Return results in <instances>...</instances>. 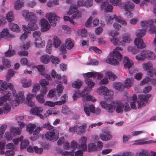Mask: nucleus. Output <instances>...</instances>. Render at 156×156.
Listing matches in <instances>:
<instances>
[{
	"label": "nucleus",
	"mask_w": 156,
	"mask_h": 156,
	"mask_svg": "<svg viewBox=\"0 0 156 156\" xmlns=\"http://www.w3.org/2000/svg\"><path fill=\"white\" fill-rule=\"evenodd\" d=\"M78 145L79 144L75 140L72 141L70 145V147L72 149V151H74L78 148Z\"/></svg>",
	"instance_id": "3c124183"
},
{
	"label": "nucleus",
	"mask_w": 156,
	"mask_h": 156,
	"mask_svg": "<svg viewBox=\"0 0 156 156\" xmlns=\"http://www.w3.org/2000/svg\"><path fill=\"white\" fill-rule=\"evenodd\" d=\"M40 88H33L32 90L33 94H28L27 96L26 99L27 101H31V99L36 95L37 92L39 91Z\"/></svg>",
	"instance_id": "c756f323"
},
{
	"label": "nucleus",
	"mask_w": 156,
	"mask_h": 156,
	"mask_svg": "<svg viewBox=\"0 0 156 156\" xmlns=\"http://www.w3.org/2000/svg\"><path fill=\"white\" fill-rule=\"evenodd\" d=\"M98 150V147L94 143H90L88 146V151L89 152L95 151Z\"/></svg>",
	"instance_id": "473e14b6"
},
{
	"label": "nucleus",
	"mask_w": 156,
	"mask_h": 156,
	"mask_svg": "<svg viewBox=\"0 0 156 156\" xmlns=\"http://www.w3.org/2000/svg\"><path fill=\"white\" fill-rule=\"evenodd\" d=\"M36 98L40 103H43L44 102V96L41 94L37 95L36 97Z\"/></svg>",
	"instance_id": "13d9d810"
},
{
	"label": "nucleus",
	"mask_w": 156,
	"mask_h": 156,
	"mask_svg": "<svg viewBox=\"0 0 156 156\" xmlns=\"http://www.w3.org/2000/svg\"><path fill=\"white\" fill-rule=\"evenodd\" d=\"M85 81L86 84L88 86V87H86L85 88H92L94 87L95 85V83L90 79L86 78Z\"/></svg>",
	"instance_id": "79ce46f5"
},
{
	"label": "nucleus",
	"mask_w": 156,
	"mask_h": 156,
	"mask_svg": "<svg viewBox=\"0 0 156 156\" xmlns=\"http://www.w3.org/2000/svg\"><path fill=\"white\" fill-rule=\"evenodd\" d=\"M154 22V21L152 20L142 21L141 22V25L143 27H150L153 25Z\"/></svg>",
	"instance_id": "58836bf2"
},
{
	"label": "nucleus",
	"mask_w": 156,
	"mask_h": 156,
	"mask_svg": "<svg viewBox=\"0 0 156 156\" xmlns=\"http://www.w3.org/2000/svg\"><path fill=\"white\" fill-rule=\"evenodd\" d=\"M74 40L71 38H68L65 40V45L68 50L72 49L74 47Z\"/></svg>",
	"instance_id": "6ab92c4d"
},
{
	"label": "nucleus",
	"mask_w": 156,
	"mask_h": 156,
	"mask_svg": "<svg viewBox=\"0 0 156 156\" xmlns=\"http://www.w3.org/2000/svg\"><path fill=\"white\" fill-rule=\"evenodd\" d=\"M141 54L143 55L145 58L149 60H154L156 57L155 53L149 50H143L141 52Z\"/></svg>",
	"instance_id": "4468645a"
},
{
	"label": "nucleus",
	"mask_w": 156,
	"mask_h": 156,
	"mask_svg": "<svg viewBox=\"0 0 156 156\" xmlns=\"http://www.w3.org/2000/svg\"><path fill=\"white\" fill-rule=\"evenodd\" d=\"M123 4L124 8L126 11L132 9L134 6V4L132 2H127Z\"/></svg>",
	"instance_id": "72a5a7b5"
},
{
	"label": "nucleus",
	"mask_w": 156,
	"mask_h": 156,
	"mask_svg": "<svg viewBox=\"0 0 156 156\" xmlns=\"http://www.w3.org/2000/svg\"><path fill=\"white\" fill-rule=\"evenodd\" d=\"M9 28L12 31L18 32L20 29L18 25L12 23H10L9 24Z\"/></svg>",
	"instance_id": "a19ab883"
},
{
	"label": "nucleus",
	"mask_w": 156,
	"mask_h": 156,
	"mask_svg": "<svg viewBox=\"0 0 156 156\" xmlns=\"http://www.w3.org/2000/svg\"><path fill=\"white\" fill-rule=\"evenodd\" d=\"M14 73V71L12 70L9 69L8 71V74L6 76V80L9 81L11 77L13 76Z\"/></svg>",
	"instance_id": "bf43d9fd"
},
{
	"label": "nucleus",
	"mask_w": 156,
	"mask_h": 156,
	"mask_svg": "<svg viewBox=\"0 0 156 156\" xmlns=\"http://www.w3.org/2000/svg\"><path fill=\"white\" fill-rule=\"evenodd\" d=\"M41 32L39 31H36L33 32V36L35 40L39 38H40V37L41 36Z\"/></svg>",
	"instance_id": "338daca9"
},
{
	"label": "nucleus",
	"mask_w": 156,
	"mask_h": 156,
	"mask_svg": "<svg viewBox=\"0 0 156 156\" xmlns=\"http://www.w3.org/2000/svg\"><path fill=\"white\" fill-rule=\"evenodd\" d=\"M23 29L25 32L20 36V39L21 41H23L26 39L28 36L27 32H29L28 28L25 25H23Z\"/></svg>",
	"instance_id": "c85d7f7f"
},
{
	"label": "nucleus",
	"mask_w": 156,
	"mask_h": 156,
	"mask_svg": "<svg viewBox=\"0 0 156 156\" xmlns=\"http://www.w3.org/2000/svg\"><path fill=\"white\" fill-rule=\"evenodd\" d=\"M92 89V88H84L80 92L79 89L74 90L75 93L73 95V100L76 101L78 98L84 97L88 94L89 92L91 91Z\"/></svg>",
	"instance_id": "39448f33"
},
{
	"label": "nucleus",
	"mask_w": 156,
	"mask_h": 156,
	"mask_svg": "<svg viewBox=\"0 0 156 156\" xmlns=\"http://www.w3.org/2000/svg\"><path fill=\"white\" fill-rule=\"evenodd\" d=\"M53 45L55 48L58 47V38L56 36H54L53 38Z\"/></svg>",
	"instance_id": "4d7b16f0"
},
{
	"label": "nucleus",
	"mask_w": 156,
	"mask_h": 156,
	"mask_svg": "<svg viewBox=\"0 0 156 156\" xmlns=\"http://www.w3.org/2000/svg\"><path fill=\"white\" fill-rule=\"evenodd\" d=\"M89 50L90 51H94L95 52L98 53H101V51L96 47H90L89 48Z\"/></svg>",
	"instance_id": "69168bd1"
},
{
	"label": "nucleus",
	"mask_w": 156,
	"mask_h": 156,
	"mask_svg": "<svg viewBox=\"0 0 156 156\" xmlns=\"http://www.w3.org/2000/svg\"><path fill=\"white\" fill-rule=\"evenodd\" d=\"M131 40L130 36L129 34H125L122 36V40L121 42V43L123 44V43H129Z\"/></svg>",
	"instance_id": "f704fd0d"
},
{
	"label": "nucleus",
	"mask_w": 156,
	"mask_h": 156,
	"mask_svg": "<svg viewBox=\"0 0 156 156\" xmlns=\"http://www.w3.org/2000/svg\"><path fill=\"white\" fill-rule=\"evenodd\" d=\"M83 84V82L80 80H77L75 81L72 84L73 88H80Z\"/></svg>",
	"instance_id": "4c0bfd02"
},
{
	"label": "nucleus",
	"mask_w": 156,
	"mask_h": 156,
	"mask_svg": "<svg viewBox=\"0 0 156 156\" xmlns=\"http://www.w3.org/2000/svg\"><path fill=\"white\" fill-rule=\"evenodd\" d=\"M123 62L124 63V66L126 68H130L133 65V61L129 59L128 57L126 56L123 59Z\"/></svg>",
	"instance_id": "4be33fe9"
},
{
	"label": "nucleus",
	"mask_w": 156,
	"mask_h": 156,
	"mask_svg": "<svg viewBox=\"0 0 156 156\" xmlns=\"http://www.w3.org/2000/svg\"><path fill=\"white\" fill-rule=\"evenodd\" d=\"M62 108L61 112L64 114L66 115L68 112L70 111V109L67 105H63Z\"/></svg>",
	"instance_id": "864d4df0"
},
{
	"label": "nucleus",
	"mask_w": 156,
	"mask_h": 156,
	"mask_svg": "<svg viewBox=\"0 0 156 156\" xmlns=\"http://www.w3.org/2000/svg\"><path fill=\"white\" fill-rule=\"evenodd\" d=\"M34 44L36 47L41 48L44 46L45 42L44 41H42L41 38H39L35 40Z\"/></svg>",
	"instance_id": "bb28decb"
},
{
	"label": "nucleus",
	"mask_w": 156,
	"mask_h": 156,
	"mask_svg": "<svg viewBox=\"0 0 156 156\" xmlns=\"http://www.w3.org/2000/svg\"><path fill=\"white\" fill-rule=\"evenodd\" d=\"M41 26V30L43 31H45L48 30L50 27V26L48 21L45 19L41 20L40 22Z\"/></svg>",
	"instance_id": "dca6fc26"
},
{
	"label": "nucleus",
	"mask_w": 156,
	"mask_h": 156,
	"mask_svg": "<svg viewBox=\"0 0 156 156\" xmlns=\"http://www.w3.org/2000/svg\"><path fill=\"white\" fill-rule=\"evenodd\" d=\"M40 59L41 62L44 64H47L50 61V58L49 56L47 55H44L41 56L40 58Z\"/></svg>",
	"instance_id": "2f4dec72"
},
{
	"label": "nucleus",
	"mask_w": 156,
	"mask_h": 156,
	"mask_svg": "<svg viewBox=\"0 0 156 156\" xmlns=\"http://www.w3.org/2000/svg\"><path fill=\"white\" fill-rule=\"evenodd\" d=\"M0 34L1 36V38L2 37H7L10 38L14 37L13 35H11L9 34L8 30L7 29H3Z\"/></svg>",
	"instance_id": "c9c22d12"
},
{
	"label": "nucleus",
	"mask_w": 156,
	"mask_h": 156,
	"mask_svg": "<svg viewBox=\"0 0 156 156\" xmlns=\"http://www.w3.org/2000/svg\"><path fill=\"white\" fill-rule=\"evenodd\" d=\"M58 131L54 129L51 131L46 133L45 135V137L47 140L54 142L57 140L58 138Z\"/></svg>",
	"instance_id": "0eeeda50"
},
{
	"label": "nucleus",
	"mask_w": 156,
	"mask_h": 156,
	"mask_svg": "<svg viewBox=\"0 0 156 156\" xmlns=\"http://www.w3.org/2000/svg\"><path fill=\"white\" fill-rule=\"evenodd\" d=\"M135 44L137 48H143L146 46V45L143 40L141 38H136L134 41Z\"/></svg>",
	"instance_id": "a211bd4d"
},
{
	"label": "nucleus",
	"mask_w": 156,
	"mask_h": 156,
	"mask_svg": "<svg viewBox=\"0 0 156 156\" xmlns=\"http://www.w3.org/2000/svg\"><path fill=\"white\" fill-rule=\"evenodd\" d=\"M100 104L102 108L105 109L107 112L111 113L113 112L114 107H115V105L108 104L105 101H101Z\"/></svg>",
	"instance_id": "9b49d317"
},
{
	"label": "nucleus",
	"mask_w": 156,
	"mask_h": 156,
	"mask_svg": "<svg viewBox=\"0 0 156 156\" xmlns=\"http://www.w3.org/2000/svg\"><path fill=\"white\" fill-rule=\"evenodd\" d=\"M97 75V73L89 72L85 74V79L86 78L89 79L90 78L93 77L95 78Z\"/></svg>",
	"instance_id": "49530a36"
},
{
	"label": "nucleus",
	"mask_w": 156,
	"mask_h": 156,
	"mask_svg": "<svg viewBox=\"0 0 156 156\" xmlns=\"http://www.w3.org/2000/svg\"><path fill=\"white\" fill-rule=\"evenodd\" d=\"M36 21H33L32 22H30L28 25V30L29 31L30 30H37L38 28V27L36 23Z\"/></svg>",
	"instance_id": "cd10ccee"
},
{
	"label": "nucleus",
	"mask_w": 156,
	"mask_h": 156,
	"mask_svg": "<svg viewBox=\"0 0 156 156\" xmlns=\"http://www.w3.org/2000/svg\"><path fill=\"white\" fill-rule=\"evenodd\" d=\"M10 132L13 135H19L21 132V129L19 127H12L10 129Z\"/></svg>",
	"instance_id": "7c9ffc66"
},
{
	"label": "nucleus",
	"mask_w": 156,
	"mask_h": 156,
	"mask_svg": "<svg viewBox=\"0 0 156 156\" xmlns=\"http://www.w3.org/2000/svg\"><path fill=\"white\" fill-rule=\"evenodd\" d=\"M151 94H147L145 95L140 94L138 95V100H137V97L135 94L132 96V100L134 102H137L138 109L142 107L146 106V104L148 101L149 98L151 97Z\"/></svg>",
	"instance_id": "20e7f679"
},
{
	"label": "nucleus",
	"mask_w": 156,
	"mask_h": 156,
	"mask_svg": "<svg viewBox=\"0 0 156 156\" xmlns=\"http://www.w3.org/2000/svg\"><path fill=\"white\" fill-rule=\"evenodd\" d=\"M101 8L102 9H105L106 12H111L113 10L112 6L110 4H108V2H104L101 4Z\"/></svg>",
	"instance_id": "aec40b11"
},
{
	"label": "nucleus",
	"mask_w": 156,
	"mask_h": 156,
	"mask_svg": "<svg viewBox=\"0 0 156 156\" xmlns=\"http://www.w3.org/2000/svg\"><path fill=\"white\" fill-rule=\"evenodd\" d=\"M58 101H57L55 102H53L51 101H47L44 103V105H48L50 107H53L55 105H58Z\"/></svg>",
	"instance_id": "680f3d73"
},
{
	"label": "nucleus",
	"mask_w": 156,
	"mask_h": 156,
	"mask_svg": "<svg viewBox=\"0 0 156 156\" xmlns=\"http://www.w3.org/2000/svg\"><path fill=\"white\" fill-rule=\"evenodd\" d=\"M1 84L2 88H13V85L10 83H7L5 81L3 82V80H0V84Z\"/></svg>",
	"instance_id": "e433bc0d"
},
{
	"label": "nucleus",
	"mask_w": 156,
	"mask_h": 156,
	"mask_svg": "<svg viewBox=\"0 0 156 156\" xmlns=\"http://www.w3.org/2000/svg\"><path fill=\"white\" fill-rule=\"evenodd\" d=\"M7 126L6 125H3L0 127V138H1L3 136L5 130L7 128Z\"/></svg>",
	"instance_id": "6e6d98bb"
},
{
	"label": "nucleus",
	"mask_w": 156,
	"mask_h": 156,
	"mask_svg": "<svg viewBox=\"0 0 156 156\" xmlns=\"http://www.w3.org/2000/svg\"><path fill=\"white\" fill-rule=\"evenodd\" d=\"M144 139L139 140L135 141V143L133 144L136 145H143L145 144H150L151 143L156 144V140L153 141V140H149L148 141H144Z\"/></svg>",
	"instance_id": "b1692460"
},
{
	"label": "nucleus",
	"mask_w": 156,
	"mask_h": 156,
	"mask_svg": "<svg viewBox=\"0 0 156 156\" xmlns=\"http://www.w3.org/2000/svg\"><path fill=\"white\" fill-rule=\"evenodd\" d=\"M43 111V108L41 107H36L32 108L30 110V113L33 115H37Z\"/></svg>",
	"instance_id": "5701e85b"
},
{
	"label": "nucleus",
	"mask_w": 156,
	"mask_h": 156,
	"mask_svg": "<svg viewBox=\"0 0 156 156\" xmlns=\"http://www.w3.org/2000/svg\"><path fill=\"white\" fill-rule=\"evenodd\" d=\"M134 83V79L132 78H127L125 81V86L127 87H130Z\"/></svg>",
	"instance_id": "ea45409f"
},
{
	"label": "nucleus",
	"mask_w": 156,
	"mask_h": 156,
	"mask_svg": "<svg viewBox=\"0 0 156 156\" xmlns=\"http://www.w3.org/2000/svg\"><path fill=\"white\" fill-rule=\"evenodd\" d=\"M143 68L144 70H147V74L150 77H153L154 74L153 73L152 69L153 65L149 62L143 64Z\"/></svg>",
	"instance_id": "f8f14e48"
},
{
	"label": "nucleus",
	"mask_w": 156,
	"mask_h": 156,
	"mask_svg": "<svg viewBox=\"0 0 156 156\" xmlns=\"http://www.w3.org/2000/svg\"><path fill=\"white\" fill-rule=\"evenodd\" d=\"M122 50L120 47H116L113 50L112 53L110 54V56L112 58L107 59L106 60V62L114 65H118L119 62L122 58V56L118 51Z\"/></svg>",
	"instance_id": "7ed1b4c3"
},
{
	"label": "nucleus",
	"mask_w": 156,
	"mask_h": 156,
	"mask_svg": "<svg viewBox=\"0 0 156 156\" xmlns=\"http://www.w3.org/2000/svg\"><path fill=\"white\" fill-rule=\"evenodd\" d=\"M113 88H125L123 84L120 82H115L113 83Z\"/></svg>",
	"instance_id": "5fc2aeb1"
},
{
	"label": "nucleus",
	"mask_w": 156,
	"mask_h": 156,
	"mask_svg": "<svg viewBox=\"0 0 156 156\" xmlns=\"http://www.w3.org/2000/svg\"><path fill=\"white\" fill-rule=\"evenodd\" d=\"M46 17L48 19L51 25L55 26L58 20V17L54 14L52 13H49L46 14Z\"/></svg>",
	"instance_id": "9d476101"
},
{
	"label": "nucleus",
	"mask_w": 156,
	"mask_h": 156,
	"mask_svg": "<svg viewBox=\"0 0 156 156\" xmlns=\"http://www.w3.org/2000/svg\"><path fill=\"white\" fill-rule=\"evenodd\" d=\"M27 129L30 134H33L34 135L38 134L41 130L40 127H36V125L33 124H28L27 127Z\"/></svg>",
	"instance_id": "1a4fd4ad"
},
{
	"label": "nucleus",
	"mask_w": 156,
	"mask_h": 156,
	"mask_svg": "<svg viewBox=\"0 0 156 156\" xmlns=\"http://www.w3.org/2000/svg\"><path fill=\"white\" fill-rule=\"evenodd\" d=\"M115 105L113 110L116 109V111L118 113L122 114L123 111V105L120 101H115L114 103Z\"/></svg>",
	"instance_id": "ddd939ff"
},
{
	"label": "nucleus",
	"mask_w": 156,
	"mask_h": 156,
	"mask_svg": "<svg viewBox=\"0 0 156 156\" xmlns=\"http://www.w3.org/2000/svg\"><path fill=\"white\" fill-rule=\"evenodd\" d=\"M10 102L7 101L4 103H5L3 107V111L5 113H7L10 111L12 105Z\"/></svg>",
	"instance_id": "a878e982"
},
{
	"label": "nucleus",
	"mask_w": 156,
	"mask_h": 156,
	"mask_svg": "<svg viewBox=\"0 0 156 156\" xmlns=\"http://www.w3.org/2000/svg\"><path fill=\"white\" fill-rule=\"evenodd\" d=\"M106 77L109 79L113 80L117 78L116 76L111 72H107L106 74Z\"/></svg>",
	"instance_id": "09e8293b"
},
{
	"label": "nucleus",
	"mask_w": 156,
	"mask_h": 156,
	"mask_svg": "<svg viewBox=\"0 0 156 156\" xmlns=\"http://www.w3.org/2000/svg\"><path fill=\"white\" fill-rule=\"evenodd\" d=\"M150 153L147 150H143L139 153V156H148Z\"/></svg>",
	"instance_id": "774afa93"
},
{
	"label": "nucleus",
	"mask_w": 156,
	"mask_h": 156,
	"mask_svg": "<svg viewBox=\"0 0 156 156\" xmlns=\"http://www.w3.org/2000/svg\"><path fill=\"white\" fill-rule=\"evenodd\" d=\"M79 148L80 150H82L83 151H86L87 150V144H79Z\"/></svg>",
	"instance_id": "e2e57ef3"
},
{
	"label": "nucleus",
	"mask_w": 156,
	"mask_h": 156,
	"mask_svg": "<svg viewBox=\"0 0 156 156\" xmlns=\"http://www.w3.org/2000/svg\"><path fill=\"white\" fill-rule=\"evenodd\" d=\"M87 128L86 124L83 123L81 126H79L77 128L76 133L78 135H81L85 132Z\"/></svg>",
	"instance_id": "393cba45"
},
{
	"label": "nucleus",
	"mask_w": 156,
	"mask_h": 156,
	"mask_svg": "<svg viewBox=\"0 0 156 156\" xmlns=\"http://www.w3.org/2000/svg\"><path fill=\"white\" fill-rule=\"evenodd\" d=\"M21 13L23 17L27 21L32 22L37 20L36 17L34 13L33 12H30L27 10H23L22 11Z\"/></svg>",
	"instance_id": "423d86ee"
},
{
	"label": "nucleus",
	"mask_w": 156,
	"mask_h": 156,
	"mask_svg": "<svg viewBox=\"0 0 156 156\" xmlns=\"http://www.w3.org/2000/svg\"><path fill=\"white\" fill-rule=\"evenodd\" d=\"M11 94L8 93L5 95L0 97V106L2 105L4 102L7 101L10 102L12 106L13 107L18 106L20 103H21L25 100L23 92H19L15 96V100H13L11 98Z\"/></svg>",
	"instance_id": "f257e3e1"
},
{
	"label": "nucleus",
	"mask_w": 156,
	"mask_h": 156,
	"mask_svg": "<svg viewBox=\"0 0 156 156\" xmlns=\"http://www.w3.org/2000/svg\"><path fill=\"white\" fill-rule=\"evenodd\" d=\"M105 19L107 23L108 24H111L113 22L114 19L116 22H118L119 23L124 25H126V22L125 20L117 17L115 15H114L113 17H112L110 15L108 14L106 15Z\"/></svg>",
	"instance_id": "6e6552de"
},
{
	"label": "nucleus",
	"mask_w": 156,
	"mask_h": 156,
	"mask_svg": "<svg viewBox=\"0 0 156 156\" xmlns=\"http://www.w3.org/2000/svg\"><path fill=\"white\" fill-rule=\"evenodd\" d=\"M75 151H65L62 153V154L63 156H74L73 153Z\"/></svg>",
	"instance_id": "0e129e2a"
},
{
	"label": "nucleus",
	"mask_w": 156,
	"mask_h": 156,
	"mask_svg": "<svg viewBox=\"0 0 156 156\" xmlns=\"http://www.w3.org/2000/svg\"><path fill=\"white\" fill-rule=\"evenodd\" d=\"M146 34V30L145 29L138 30L136 32V35L139 38L143 37Z\"/></svg>",
	"instance_id": "37998d69"
},
{
	"label": "nucleus",
	"mask_w": 156,
	"mask_h": 156,
	"mask_svg": "<svg viewBox=\"0 0 156 156\" xmlns=\"http://www.w3.org/2000/svg\"><path fill=\"white\" fill-rule=\"evenodd\" d=\"M24 6V2L21 0H17L14 3V8L16 10H20Z\"/></svg>",
	"instance_id": "412c9836"
},
{
	"label": "nucleus",
	"mask_w": 156,
	"mask_h": 156,
	"mask_svg": "<svg viewBox=\"0 0 156 156\" xmlns=\"http://www.w3.org/2000/svg\"><path fill=\"white\" fill-rule=\"evenodd\" d=\"M29 144V141L26 139H24L22 140L21 141L20 148L21 149H24L26 148Z\"/></svg>",
	"instance_id": "c03bdc74"
},
{
	"label": "nucleus",
	"mask_w": 156,
	"mask_h": 156,
	"mask_svg": "<svg viewBox=\"0 0 156 156\" xmlns=\"http://www.w3.org/2000/svg\"><path fill=\"white\" fill-rule=\"evenodd\" d=\"M100 138L103 140L106 141L110 140L112 138V136L109 131H104L100 135Z\"/></svg>",
	"instance_id": "f3484780"
},
{
	"label": "nucleus",
	"mask_w": 156,
	"mask_h": 156,
	"mask_svg": "<svg viewBox=\"0 0 156 156\" xmlns=\"http://www.w3.org/2000/svg\"><path fill=\"white\" fill-rule=\"evenodd\" d=\"M84 111L86 115L89 116L90 115V112L94 113L95 112V107L93 104H91L88 106H84Z\"/></svg>",
	"instance_id": "2eb2a0df"
},
{
	"label": "nucleus",
	"mask_w": 156,
	"mask_h": 156,
	"mask_svg": "<svg viewBox=\"0 0 156 156\" xmlns=\"http://www.w3.org/2000/svg\"><path fill=\"white\" fill-rule=\"evenodd\" d=\"M51 61L52 63L54 65H56L58 63V59L57 57L51 55L50 57Z\"/></svg>",
	"instance_id": "052dcab7"
},
{
	"label": "nucleus",
	"mask_w": 156,
	"mask_h": 156,
	"mask_svg": "<svg viewBox=\"0 0 156 156\" xmlns=\"http://www.w3.org/2000/svg\"><path fill=\"white\" fill-rule=\"evenodd\" d=\"M11 45H9V49L5 52V56L6 57H11L15 54V51L14 50H10Z\"/></svg>",
	"instance_id": "603ef678"
},
{
	"label": "nucleus",
	"mask_w": 156,
	"mask_h": 156,
	"mask_svg": "<svg viewBox=\"0 0 156 156\" xmlns=\"http://www.w3.org/2000/svg\"><path fill=\"white\" fill-rule=\"evenodd\" d=\"M68 97L67 95L66 94H64L61 97V100L59 101V105L64 104L68 100Z\"/></svg>",
	"instance_id": "de8ad7c7"
},
{
	"label": "nucleus",
	"mask_w": 156,
	"mask_h": 156,
	"mask_svg": "<svg viewBox=\"0 0 156 156\" xmlns=\"http://www.w3.org/2000/svg\"><path fill=\"white\" fill-rule=\"evenodd\" d=\"M22 83L23 84V87H29L31 85L32 81L31 80L28 81H27L26 79H23L22 80Z\"/></svg>",
	"instance_id": "a18cd8bd"
},
{
	"label": "nucleus",
	"mask_w": 156,
	"mask_h": 156,
	"mask_svg": "<svg viewBox=\"0 0 156 156\" xmlns=\"http://www.w3.org/2000/svg\"><path fill=\"white\" fill-rule=\"evenodd\" d=\"M77 9V6L75 5H71L67 13L68 15L73 14L70 18L67 16H64L63 17L64 20L65 21H69L73 25H75L76 23L73 20L76 19H79L82 16L81 13Z\"/></svg>",
	"instance_id": "f03ea898"
},
{
	"label": "nucleus",
	"mask_w": 156,
	"mask_h": 156,
	"mask_svg": "<svg viewBox=\"0 0 156 156\" xmlns=\"http://www.w3.org/2000/svg\"><path fill=\"white\" fill-rule=\"evenodd\" d=\"M14 16L12 12L10 11L6 16V19L8 22H11L14 20Z\"/></svg>",
	"instance_id": "8fccbe9b"
}]
</instances>
